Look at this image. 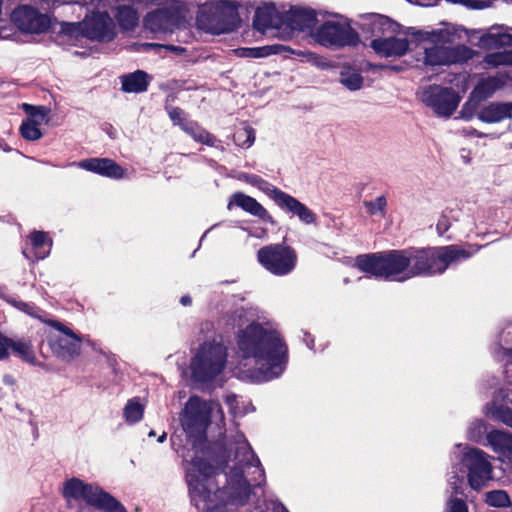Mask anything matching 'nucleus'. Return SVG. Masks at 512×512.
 <instances>
[{
    "label": "nucleus",
    "mask_w": 512,
    "mask_h": 512,
    "mask_svg": "<svg viewBox=\"0 0 512 512\" xmlns=\"http://www.w3.org/2000/svg\"><path fill=\"white\" fill-rule=\"evenodd\" d=\"M237 345L243 358H253L265 380L279 377L288 363V347L276 330L253 321L238 333Z\"/></svg>",
    "instance_id": "obj_1"
},
{
    "label": "nucleus",
    "mask_w": 512,
    "mask_h": 512,
    "mask_svg": "<svg viewBox=\"0 0 512 512\" xmlns=\"http://www.w3.org/2000/svg\"><path fill=\"white\" fill-rule=\"evenodd\" d=\"M410 277H431L443 274L448 267L473 255L458 245L408 247Z\"/></svg>",
    "instance_id": "obj_2"
},
{
    "label": "nucleus",
    "mask_w": 512,
    "mask_h": 512,
    "mask_svg": "<svg viewBox=\"0 0 512 512\" xmlns=\"http://www.w3.org/2000/svg\"><path fill=\"white\" fill-rule=\"evenodd\" d=\"M355 267L375 279L397 282L411 279L408 248L358 255Z\"/></svg>",
    "instance_id": "obj_3"
},
{
    "label": "nucleus",
    "mask_w": 512,
    "mask_h": 512,
    "mask_svg": "<svg viewBox=\"0 0 512 512\" xmlns=\"http://www.w3.org/2000/svg\"><path fill=\"white\" fill-rule=\"evenodd\" d=\"M62 496L68 503L71 500H83L87 505L101 512H127L120 501L100 486L86 483L76 477L64 482Z\"/></svg>",
    "instance_id": "obj_4"
},
{
    "label": "nucleus",
    "mask_w": 512,
    "mask_h": 512,
    "mask_svg": "<svg viewBox=\"0 0 512 512\" xmlns=\"http://www.w3.org/2000/svg\"><path fill=\"white\" fill-rule=\"evenodd\" d=\"M227 356L222 343L206 341L201 344L190 363L193 380L202 384L212 382L225 369Z\"/></svg>",
    "instance_id": "obj_5"
},
{
    "label": "nucleus",
    "mask_w": 512,
    "mask_h": 512,
    "mask_svg": "<svg viewBox=\"0 0 512 512\" xmlns=\"http://www.w3.org/2000/svg\"><path fill=\"white\" fill-rule=\"evenodd\" d=\"M239 179L258 188L273 200L281 210L291 214L292 216L298 217L302 223L306 225L317 223V215L304 203L300 202L292 195L282 191L259 175L242 173L239 176Z\"/></svg>",
    "instance_id": "obj_6"
},
{
    "label": "nucleus",
    "mask_w": 512,
    "mask_h": 512,
    "mask_svg": "<svg viewBox=\"0 0 512 512\" xmlns=\"http://www.w3.org/2000/svg\"><path fill=\"white\" fill-rule=\"evenodd\" d=\"M197 20L201 27L214 34L235 31L241 23L238 5L234 1L222 0L200 10Z\"/></svg>",
    "instance_id": "obj_7"
},
{
    "label": "nucleus",
    "mask_w": 512,
    "mask_h": 512,
    "mask_svg": "<svg viewBox=\"0 0 512 512\" xmlns=\"http://www.w3.org/2000/svg\"><path fill=\"white\" fill-rule=\"evenodd\" d=\"M258 263L275 276H286L294 271L298 262L296 250L286 244L272 243L261 247L256 254Z\"/></svg>",
    "instance_id": "obj_8"
},
{
    "label": "nucleus",
    "mask_w": 512,
    "mask_h": 512,
    "mask_svg": "<svg viewBox=\"0 0 512 512\" xmlns=\"http://www.w3.org/2000/svg\"><path fill=\"white\" fill-rule=\"evenodd\" d=\"M212 408L199 396H191L180 417L181 426L189 438L198 441L207 439V429L211 424Z\"/></svg>",
    "instance_id": "obj_9"
},
{
    "label": "nucleus",
    "mask_w": 512,
    "mask_h": 512,
    "mask_svg": "<svg viewBox=\"0 0 512 512\" xmlns=\"http://www.w3.org/2000/svg\"><path fill=\"white\" fill-rule=\"evenodd\" d=\"M194 466L197 473L188 478L191 501L208 503L211 501L212 493L219 490L215 482V476L218 474L217 468L202 458L196 459Z\"/></svg>",
    "instance_id": "obj_10"
},
{
    "label": "nucleus",
    "mask_w": 512,
    "mask_h": 512,
    "mask_svg": "<svg viewBox=\"0 0 512 512\" xmlns=\"http://www.w3.org/2000/svg\"><path fill=\"white\" fill-rule=\"evenodd\" d=\"M317 42L325 47H354L360 42L358 32L349 22L325 21L315 33Z\"/></svg>",
    "instance_id": "obj_11"
},
{
    "label": "nucleus",
    "mask_w": 512,
    "mask_h": 512,
    "mask_svg": "<svg viewBox=\"0 0 512 512\" xmlns=\"http://www.w3.org/2000/svg\"><path fill=\"white\" fill-rule=\"evenodd\" d=\"M12 23L22 32L40 34L49 30L51 19L47 14L41 13L37 8L22 4L13 9Z\"/></svg>",
    "instance_id": "obj_12"
},
{
    "label": "nucleus",
    "mask_w": 512,
    "mask_h": 512,
    "mask_svg": "<svg viewBox=\"0 0 512 512\" xmlns=\"http://www.w3.org/2000/svg\"><path fill=\"white\" fill-rule=\"evenodd\" d=\"M462 462L468 470L467 478L471 488L479 490L492 478V465L482 450H468L464 453Z\"/></svg>",
    "instance_id": "obj_13"
},
{
    "label": "nucleus",
    "mask_w": 512,
    "mask_h": 512,
    "mask_svg": "<svg viewBox=\"0 0 512 512\" xmlns=\"http://www.w3.org/2000/svg\"><path fill=\"white\" fill-rule=\"evenodd\" d=\"M423 101L437 115L450 117L459 105L460 96L452 87L430 85L424 91Z\"/></svg>",
    "instance_id": "obj_14"
},
{
    "label": "nucleus",
    "mask_w": 512,
    "mask_h": 512,
    "mask_svg": "<svg viewBox=\"0 0 512 512\" xmlns=\"http://www.w3.org/2000/svg\"><path fill=\"white\" fill-rule=\"evenodd\" d=\"M184 21V9L179 5L158 8L144 18L145 27L153 32H173Z\"/></svg>",
    "instance_id": "obj_15"
},
{
    "label": "nucleus",
    "mask_w": 512,
    "mask_h": 512,
    "mask_svg": "<svg viewBox=\"0 0 512 512\" xmlns=\"http://www.w3.org/2000/svg\"><path fill=\"white\" fill-rule=\"evenodd\" d=\"M45 323L66 336L49 340L50 347L57 357L70 361L79 355L81 340L69 327L58 320H47Z\"/></svg>",
    "instance_id": "obj_16"
},
{
    "label": "nucleus",
    "mask_w": 512,
    "mask_h": 512,
    "mask_svg": "<svg viewBox=\"0 0 512 512\" xmlns=\"http://www.w3.org/2000/svg\"><path fill=\"white\" fill-rule=\"evenodd\" d=\"M84 27V37L91 41L108 43L116 37L115 24L107 11H93L84 18Z\"/></svg>",
    "instance_id": "obj_17"
},
{
    "label": "nucleus",
    "mask_w": 512,
    "mask_h": 512,
    "mask_svg": "<svg viewBox=\"0 0 512 512\" xmlns=\"http://www.w3.org/2000/svg\"><path fill=\"white\" fill-rule=\"evenodd\" d=\"M489 428L490 425L484 420H477L470 428V433L473 437L476 433L478 435L486 434L487 442L494 452L503 455H512V434L498 429L489 430Z\"/></svg>",
    "instance_id": "obj_18"
},
{
    "label": "nucleus",
    "mask_w": 512,
    "mask_h": 512,
    "mask_svg": "<svg viewBox=\"0 0 512 512\" xmlns=\"http://www.w3.org/2000/svg\"><path fill=\"white\" fill-rule=\"evenodd\" d=\"M232 206H237L250 215L257 217L265 223L272 226L277 225V221L255 198L246 195L243 192H235L229 198L227 208L230 210Z\"/></svg>",
    "instance_id": "obj_19"
},
{
    "label": "nucleus",
    "mask_w": 512,
    "mask_h": 512,
    "mask_svg": "<svg viewBox=\"0 0 512 512\" xmlns=\"http://www.w3.org/2000/svg\"><path fill=\"white\" fill-rule=\"evenodd\" d=\"M370 47L380 57H401L408 51L409 42L405 38H397L395 34H391L372 39Z\"/></svg>",
    "instance_id": "obj_20"
},
{
    "label": "nucleus",
    "mask_w": 512,
    "mask_h": 512,
    "mask_svg": "<svg viewBox=\"0 0 512 512\" xmlns=\"http://www.w3.org/2000/svg\"><path fill=\"white\" fill-rule=\"evenodd\" d=\"M78 167L111 179H121L125 170L110 158H88L80 161Z\"/></svg>",
    "instance_id": "obj_21"
},
{
    "label": "nucleus",
    "mask_w": 512,
    "mask_h": 512,
    "mask_svg": "<svg viewBox=\"0 0 512 512\" xmlns=\"http://www.w3.org/2000/svg\"><path fill=\"white\" fill-rule=\"evenodd\" d=\"M399 25L389 17L379 14H371L360 25L362 32L370 33L371 37L381 38L396 34Z\"/></svg>",
    "instance_id": "obj_22"
},
{
    "label": "nucleus",
    "mask_w": 512,
    "mask_h": 512,
    "mask_svg": "<svg viewBox=\"0 0 512 512\" xmlns=\"http://www.w3.org/2000/svg\"><path fill=\"white\" fill-rule=\"evenodd\" d=\"M283 22L292 30L304 32L315 27L317 15L313 9L292 7L284 15Z\"/></svg>",
    "instance_id": "obj_23"
},
{
    "label": "nucleus",
    "mask_w": 512,
    "mask_h": 512,
    "mask_svg": "<svg viewBox=\"0 0 512 512\" xmlns=\"http://www.w3.org/2000/svg\"><path fill=\"white\" fill-rule=\"evenodd\" d=\"M236 54L240 57L244 58H264L270 55H278L282 54L284 57L288 58L291 55L302 56L304 53L302 51H295L291 47L283 45V44H271L265 45L261 47H243L238 48L236 50Z\"/></svg>",
    "instance_id": "obj_24"
},
{
    "label": "nucleus",
    "mask_w": 512,
    "mask_h": 512,
    "mask_svg": "<svg viewBox=\"0 0 512 512\" xmlns=\"http://www.w3.org/2000/svg\"><path fill=\"white\" fill-rule=\"evenodd\" d=\"M484 123H498L512 119V102H491L484 106L477 115Z\"/></svg>",
    "instance_id": "obj_25"
},
{
    "label": "nucleus",
    "mask_w": 512,
    "mask_h": 512,
    "mask_svg": "<svg viewBox=\"0 0 512 512\" xmlns=\"http://www.w3.org/2000/svg\"><path fill=\"white\" fill-rule=\"evenodd\" d=\"M278 24V12L274 4H266L255 10L253 18V27L255 30L264 33L267 29L277 27Z\"/></svg>",
    "instance_id": "obj_26"
},
{
    "label": "nucleus",
    "mask_w": 512,
    "mask_h": 512,
    "mask_svg": "<svg viewBox=\"0 0 512 512\" xmlns=\"http://www.w3.org/2000/svg\"><path fill=\"white\" fill-rule=\"evenodd\" d=\"M121 90L125 93H142L147 91L150 80L147 72L136 70L119 77Z\"/></svg>",
    "instance_id": "obj_27"
},
{
    "label": "nucleus",
    "mask_w": 512,
    "mask_h": 512,
    "mask_svg": "<svg viewBox=\"0 0 512 512\" xmlns=\"http://www.w3.org/2000/svg\"><path fill=\"white\" fill-rule=\"evenodd\" d=\"M503 26H493L480 37L483 48L496 49L505 46H512V34L502 32Z\"/></svg>",
    "instance_id": "obj_28"
},
{
    "label": "nucleus",
    "mask_w": 512,
    "mask_h": 512,
    "mask_svg": "<svg viewBox=\"0 0 512 512\" xmlns=\"http://www.w3.org/2000/svg\"><path fill=\"white\" fill-rule=\"evenodd\" d=\"M507 77L504 75L489 76L481 79L473 90V94L480 100H486L502 89L506 84Z\"/></svg>",
    "instance_id": "obj_29"
},
{
    "label": "nucleus",
    "mask_w": 512,
    "mask_h": 512,
    "mask_svg": "<svg viewBox=\"0 0 512 512\" xmlns=\"http://www.w3.org/2000/svg\"><path fill=\"white\" fill-rule=\"evenodd\" d=\"M31 245L34 249V258L36 260L44 259L50 252L52 240L44 231H34L30 235Z\"/></svg>",
    "instance_id": "obj_30"
},
{
    "label": "nucleus",
    "mask_w": 512,
    "mask_h": 512,
    "mask_svg": "<svg viewBox=\"0 0 512 512\" xmlns=\"http://www.w3.org/2000/svg\"><path fill=\"white\" fill-rule=\"evenodd\" d=\"M119 26L124 30H133L138 24V13L135 8L129 5H119L115 13Z\"/></svg>",
    "instance_id": "obj_31"
},
{
    "label": "nucleus",
    "mask_w": 512,
    "mask_h": 512,
    "mask_svg": "<svg viewBox=\"0 0 512 512\" xmlns=\"http://www.w3.org/2000/svg\"><path fill=\"white\" fill-rule=\"evenodd\" d=\"M10 344H11L10 350L12 351V353L14 355L19 357L24 362H27L30 364L35 363L36 357H35L34 350H33V347H32V344L30 343V341H27L24 339L15 341L11 338Z\"/></svg>",
    "instance_id": "obj_32"
},
{
    "label": "nucleus",
    "mask_w": 512,
    "mask_h": 512,
    "mask_svg": "<svg viewBox=\"0 0 512 512\" xmlns=\"http://www.w3.org/2000/svg\"><path fill=\"white\" fill-rule=\"evenodd\" d=\"M184 132L201 144H205L210 147H214L216 145V137L204 128L200 127L196 122L190 121V124Z\"/></svg>",
    "instance_id": "obj_33"
},
{
    "label": "nucleus",
    "mask_w": 512,
    "mask_h": 512,
    "mask_svg": "<svg viewBox=\"0 0 512 512\" xmlns=\"http://www.w3.org/2000/svg\"><path fill=\"white\" fill-rule=\"evenodd\" d=\"M425 64L430 66L449 65L446 47L434 45L425 48Z\"/></svg>",
    "instance_id": "obj_34"
},
{
    "label": "nucleus",
    "mask_w": 512,
    "mask_h": 512,
    "mask_svg": "<svg viewBox=\"0 0 512 512\" xmlns=\"http://www.w3.org/2000/svg\"><path fill=\"white\" fill-rule=\"evenodd\" d=\"M448 62L450 64L464 63L472 58L473 51L464 44H458L454 47H446Z\"/></svg>",
    "instance_id": "obj_35"
},
{
    "label": "nucleus",
    "mask_w": 512,
    "mask_h": 512,
    "mask_svg": "<svg viewBox=\"0 0 512 512\" xmlns=\"http://www.w3.org/2000/svg\"><path fill=\"white\" fill-rule=\"evenodd\" d=\"M230 490V497L235 504L241 506L247 504L251 495V485L249 481L231 485Z\"/></svg>",
    "instance_id": "obj_36"
},
{
    "label": "nucleus",
    "mask_w": 512,
    "mask_h": 512,
    "mask_svg": "<svg viewBox=\"0 0 512 512\" xmlns=\"http://www.w3.org/2000/svg\"><path fill=\"white\" fill-rule=\"evenodd\" d=\"M144 407L138 398L130 399L124 408V417L128 423H137L143 418Z\"/></svg>",
    "instance_id": "obj_37"
},
{
    "label": "nucleus",
    "mask_w": 512,
    "mask_h": 512,
    "mask_svg": "<svg viewBox=\"0 0 512 512\" xmlns=\"http://www.w3.org/2000/svg\"><path fill=\"white\" fill-rule=\"evenodd\" d=\"M21 136L28 141H36L42 137L39 123L35 119H26L20 126Z\"/></svg>",
    "instance_id": "obj_38"
},
{
    "label": "nucleus",
    "mask_w": 512,
    "mask_h": 512,
    "mask_svg": "<svg viewBox=\"0 0 512 512\" xmlns=\"http://www.w3.org/2000/svg\"><path fill=\"white\" fill-rule=\"evenodd\" d=\"M484 62L491 67L512 65V50L488 53L484 57Z\"/></svg>",
    "instance_id": "obj_39"
},
{
    "label": "nucleus",
    "mask_w": 512,
    "mask_h": 512,
    "mask_svg": "<svg viewBox=\"0 0 512 512\" xmlns=\"http://www.w3.org/2000/svg\"><path fill=\"white\" fill-rule=\"evenodd\" d=\"M233 138L236 145L242 148H249L255 141V130L251 126H245L238 129Z\"/></svg>",
    "instance_id": "obj_40"
},
{
    "label": "nucleus",
    "mask_w": 512,
    "mask_h": 512,
    "mask_svg": "<svg viewBox=\"0 0 512 512\" xmlns=\"http://www.w3.org/2000/svg\"><path fill=\"white\" fill-rule=\"evenodd\" d=\"M486 503L493 507H507L510 505V497L503 490H492L486 493Z\"/></svg>",
    "instance_id": "obj_41"
},
{
    "label": "nucleus",
    "mask_w": 512,
    "mask_h": 512,
    "mask_svg": "<svg viewBox=\"0 0 512 512\" xmlns=\"http://www.w3.org/2000/svg\"><path fill=\"white\" fill-rule=\"evenodd\" d=\"M84 28V19L80 22L61 23V33L71 38L84 37Z\"/></svg>",
    "instance_id": "obj_42"
},
{
    "label": "nucleus",
    "mask_w": 512,
    "mask_h": 512,
    "mask_svg": "<svg viewBox=\"0 0 512 512\" xmlns=\"http://www.w3.org/2000/svg\"><path fill=\"white\" fill-rule=\"evenodd\" d=\"M165 110L173 124L180 126L181 129L185 131V129L190 124V121L186 120L184 110L175 106H166Z\"/></svg>",
    "instance_id": "obj_43"
},
{
    "label": "nucleus",
    "mask_w": 512,
    "mask_h": 512,
    "mask_svg": "<svg viewBox=\"0 0 512 512\" xmlns=\"http://www.w3.org/2000/svg\"><path fill=\"white\" fill-rule=\"evenodd\" d=\"M369 215L384 214L387 207V199L385 196H379L375 200L363 202Z\"/></svg>",
    "instance_id": "obj_44"
},
{
    "label": "nucleus",
    "mask_w": 512,
    "mask_h": 512,
    "mask_svg": "<svg viewBox=\"0 0 512 512\" xmlns=\"http://www.w3.org/2000/svg\"><path fill=\"white\" fill-rule=\"evenodd\" d=\"M341 83L348 89L355 91L362 87L363 77L358 72H350L341 74Z\"/></svg>",
    "instance_id": "obj_45"
},
{
    "label": "nucleus",
    "mask_w": 512,
    "mask_h": 512,
    "mask_svg": "<svg viewBox=\"0 0 512 512\" xmlns=\"http://www.w3.org/2000/svg\"><path fill=\"white\" fill-rule=\"evenodd\" d=\"M493 418L512 428V409L508 406L500 405L492 413Z\"/></svg>",
    "instance_id": "obj_46"
},
{
    "label": "nucleus",
    "mask_w": 512,
    "mask_h": 512,
    "mask_svg": "<svg viewBox=\"0 0 512 512\" xmlns=\"http://www.w3.org/2000/svg\"><path fill=\"white\" fill-rule=\"evenodd\" d=\"M23 108L25 112L32 117L31 119L40 118L41 120H43L48 116L49 113V109H47L45 106L23 104Z\"/></svg>",
    "instance_id": "obj_47"
},
{
    "label": "nucleus",
    "mask_w": 512,
    "mask_h": 512,
    "mask_svg": "<svg viewBox=\"0 0 512 512\" xmlns=\"http://www.w3.org/2000/svg\"><path fill=\"white\" fill-rule=\"evenodd\" d=\"M23 108L25 112L32 117L31 119L40 118L41 120H43L48 116L49 113V109H47L45 106L23 104Z\"/></svg>",
    "instance_id": "obj_48"
},
{
    "label": "nucleus",
    "mask_w": 512,
    "mask_h": 512,
    "mask_svg": "<svg viewBox=\"0 0 512 512\" xmlns=\"http://www.w3.org/2000/svg\"><path fill=\"white\" fill-rule=\"evenodd\" d=\"M23 108L25 112L32 117L31 119L40 118L41 120H43L48 116L49 113V109H47L45 106L23 104Z\"/></svg>",
    "instance_id": "obj_49"
},
{
    "label": "nucleus",
    "mask_w": 512,
    "mask_h": 512,
    "mask_svg": "<svg viewBox=\"0 0 512 512\" xmlns=\"http://www.w3.org/2000/svg\"><path fill=\"white\" fill-rule=\"evenodd\" d=\"M242 450H243L242 453L245 455V458H246V462H245L246 466H257V467L261 466L259 458L257 457V455L254 453V451L248 444L246 446L239 447L237 449V453H240Z\"/></svg>",
    "instance_id": "obj_50"
},
{
    "label": "nucleus",
    "mask_w": 512,
    "mask_h": 512,
    "mask_svg": "<svg viewBox=\"0 0 512 512\" xmlns=\"http://www.w3.org/2000/svg\"><path fill=\"white\" fill-rule=\"evenodd\" d=\"M247 481L248 480L245 477L242 467L236 465L230 470L229 477H228V483L230 486L239 484V483H244Z\"/></svg>",
    "instance_id": "obj_51"
},
{
    "label": "nucleus",
    "mask_w": 512,
    "mask_h": 512,
    "mask_svg": "<svg viewBox=\"0 0 512 512\" xmlns=\"http://www.w3.org/2000/svg\"><path fill=\"white\" fill-rule=\"evenodd\" d=\"M501 340L507 345V347H504L505 355L512 359V324L503 330Z\"/></svg>",
    "instance_id": "obj_52"
},
{
    "label": "nucleus",
    "mask_w": 512,
    "mask_h": 512,
    "mask_svg": "<svg viewBox=\"0 0 512 512\" xmlns=\"http://www.w3.org/2000/svg\"><path fill=\"white\" fill-rule=\"evenodd\" d=\"M448 512H468L465 500L458 497H451L447 503Z\"/></svg>",
    "instance_id": "obj_53"
},
{
    "label": "nucleus",
    "mask_w": 512,
    "mask_h": 512,
    "mask_svg": "<svg viewBox=\"0 0 512 512\" xmlns=\"http://www.w3.org/2000/svg\"><path fill=\"white\" fill-rule=\"evenodd\" d=\"M450 486H451V497H457L458 495H464L463 490V478L459 477L458 475H453L450 480Z\"/></svg>",
    "instance_id": "obj_54"
},
{
    "label": "nucleus",
    "mask_w": 512,
    "mask_h": 512,
    "mask_svg": "<svg viewBox=\"0 0 512 512\" xmlns=\"http://www.w3.org/2000/svg\"><path fill=\"white\" fill-rule=\"evenodd\" d=\"M11 338L0 332V360H6L10 355Z\"/></svg>",
    "instance_id": "obj_55"
},
{
    "label": "nucleus",
    "mask_w": 512,
    "mask_h": 512,
    "mask_svg": "<svg viewBox=\"0 0 512 512\" xmlns=\"http://www.w3.org/2000/svg\"><path fill=\"white\" fill-rule=\"evenodd\" d=\"M450 228V221L449 218L446 215H442L437 224H436V230L439 235L445 234Z\"/></svg>",
    "instance_id": "obj_56"
},
{
    "label": "nucleus",
    "mask_w": 512,
    "mask_h": 512,
    "mask_svg": "<svg viewBox=\"0 0 512 512\" xmlns=\"http://www.w3.org/2000/svg\"><path fill=\"white\" fill-rule=\"evenodd\" d=\"M64 4H68V5H80V6H87L88 3L86 1H80V0H54L53 1V5L54 6H60V5H64Z\"/></svg>",
    "instance_id": "obj_57"
},
{
    "label": "nucleus",
    "mask_w": 512,
    "mask_h": 512,
    "mask_svg": "<svg viewBox=\"0 0 512 512\" xmlns=\"http://www.w3.org/2000/svg\"><path fill=\"white\" fill-rule=\"evenodd\" d=\"M448 2H451L453 4H464V5H467V6H470L472 8H482L481 5L478 4L477 1H473V0H447Z\"/></svg>",
    "instance_id": "obj_58"
},
{
    "label": "nucleus",
    "mask_w": 512,
    "mask_h": 512,
    "mask_svg": "<svg viewBox=\"0 0 512 512\" xmlns=\"http://www.w3.org/2000/svg\"><path fill=\"white\" fill-rule=\"evenodd\" d=\"M206 512H227V506L225 502H219L211 507H207Z\"/></svg>",
    "instance_id": "obj_59"
},
{
    "label": "nucleus",
    "mask_w": 512,
    "mask_h": 512,
    "mask_svg": "<svg viewBox=\"0 0 512 512\" xmlns=\"http://www.w3.org/2000/svg\"><path fill=\"white\" fill-rule=\"evenodd\" d=\"M378 68L379 69H389V70H392V71H396V72H399L402 70V67L401 66H397V65H384V64H380L378 65Z\"/></svg>",
    "instance_id": "obj_60"
},
{
    "label": "nucleus",
    "mask_w": 512,
    "mask_h": 512,
    "mask_svg": "<svg viewBox=\"0 0 512 512\" xmlns=\"http://www.w3.org/2000/svg\"><path fill=\"white\" fill-rule=\"evenodd\" d=\"M180 303L183 306H190L192 304V298L189 295H183L180 298Z\"/></svg>",
    "instance_id": "obj_61"
},
{
    "label": "nucleus",
    "mask_w": 512,
    "mask_h": 512,
    "mask_svg": "<svg viewBox=\"0 0 512 512\" xmlns=\"http://www.w3.org/2000/svg\"><path fill=\"white\" fill-rule=\"evenodd\" d=\"M438 34H439L438 39L440 41H443V42H448L449 41L450 34L448 32L439 31Z\"/></svg>",
    "instance_id": "obj_62"
},
{
    "label": "nucleus",
    "mask_w": 512,
    "mask_h": 512,
    "mask_svg": "<svg viewBox=\"0 0 512 512\" xmlns=\"http://www.w3.org/2000/svg\"><path fill=\"white\" fill-rule=\"evenodd\" d=\"M274 512H289L286 507L281 504V503H278L275 507H274Z\"/></svg>",
    "instance_id": "obj_63"
},
{
    "label": "nucleus",
    "mask_w": 512,
    "mask_h": 512,
    "mask_svg": "<svg viewBox=\"0 0 512 512\" xmlns=\"http://www.w3.org/2000/svg\"><path fill=\"white\" fill-rule=\"evenodd\" d=\"M219 448H220L221 450H223V455H222L221 464L226 465V464H227V461H228V455H226V451L224 450L223 446L219 445Z\"/></svg>",
    "instance_id": "obj_64"
}]
</instances>
